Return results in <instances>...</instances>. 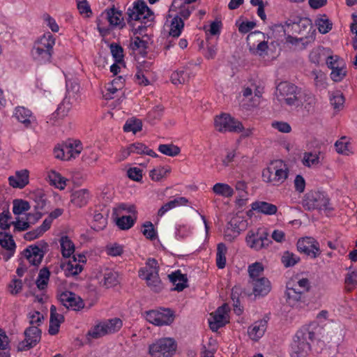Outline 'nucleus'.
I'll return each instance as SVG.
<instances>
[{
	"mask_svg": "<svg viewBox=\"0 0 357 357\" xmlns=\"http://www.w3.org/2000/svg\"><path fill=\"white\" fill-rule=\"evenodd\" d=\"M317 330V324L311 323L296 331L291 343V357H307L309 355Z\"/></svg>",
	"mask_w": 357,
	"mask_h": 357,
	"instance_id": "obj_1",
	"label": "nucleus"
},
{
	"mask_svg": "<svg viewBox=\"0 0 357 357\" xmlns=\"http://www.w3.org/2000/svg\"><path fill=\"white\" fill-rule=\"evenodd\" d=\"M283 29L287 35V41L291 44H297L307 38L312 30L314 32L311 20L300 16L290 17L285 21Z\"/></svg>",
	"mask_w": 357,
	"mask_h": 357,
	"instance_id": "obj_2",
	"label": "nucleus"
},
{
	"mask_svg": "<svg viewBox=\"0 0 357 357\" xmlns=\"http://www.w3.org/2000/svg\"><path fill=\"white\" fill-rule=\"evenodd\" d=\"M275 95L281 105L295 109L303 106V90L292 83L280 82L276 87Z\"/></svg>",
	"mask_w": 357,
	"mask_h": 357,
	"instance_id": "obj_3",
	"label": "nucleus"
},
{
	"mask_svg": "<svg viewBox=\"0 0 357 357\" xmlns=\"http://www.w3.org/2000/svg\"><path fill=\"white\" fill-rule=\"evenodd\" d=\"M55 39L50 33L45 34L34 43L31 50L32 56L40 62L50 61Z\"/></svg>",
	"mask_w": 357,
	"mask_h": 357,
	"instance_id": "obj_4",
	"label": "nucleus"
},
{
	"mask_svg": "<svg viewBox=\"0 0 357 357\" xmlns=\"http://www.w3.org/2000/svg\"><path fill=\"white\" fill-rule=\"evenodd\" d=\"M289 174V169L281 160L272 162L262 172L263 181L278 185L284 182Z\"/></svg>",
	"mask_w": 357,
	"mask_h": 357,
	"instance_id": "obj_5",
	"label": "nucleus"
},
{
	"mask_svg": "<svg viewBox=\"0 0 357 357\" xmlns=\"http://www.w3.org/2000/svg\"><path fill=\"white\" fill-rule=\"evenodd\" d=\"M127 22L133 27L134 21H139L146 24L145 20L151 21L153 19V12L148 7L144 0H137L129 7L126 11Z\"/></svg>",
	"mask_w": 357,
	"mask_h": 357,
	"instance_id": "obj_6",
	"label": "nucleus"
},
{
	"mask_svg": "<svg viewBox=\"0 0 357 357\" xmlns=\"http://www.w3.org/2000/svg\"><path fill=\"white\" fill-rule=\"evenodd\" d=\"M245 240L248 245L256 251L266 249L272 243L266 228H259L256 231H248Z\"/></svg>",
	"mask_w": 357,
	"mask_h": 357,
	"instance_id": "obj_7",
	"label": "nucleus"
},
{
	"mask_svg": "<svg viewBox=\"0 0 357 357\" xmlns=\"http://www.w3.org/2000/svg\"><path fill=\"white\" fill-rule=\"evenodd\" d=\"M176 349V344L174 339L165 337L159 339L151 344L149 353L151 357H172Z\"/></svg>",
	"mask_w": 357,
	"mask_h": 357,
	"instance_id": "obj_8",
	"label": "nucleus"
},
{
	"mask_svg": "<svg viewBox=\"0 0 357 357\" xmlns=\"http://www.w3.org/2000/svg\"><path fill=\"white\" fill-rule=\"evenodd\" d=\"M329 198L324 192L311 191L307 192L303 200V207L312 211L318 210H331L329 207Z\"/></svg>",
	"mask_w": 357,
	"mask_h": 357,
	"instance_id": "obj_9",
	"label": "nucleus"
},
{
	"mask_svg": "<svg viewBox=\"0 0 357 357\" xmlns=\"http://www.w3.org/2000/svg\"><path fill=\"white\" fill-rule=\"evenodd\" d=\"M215 127L220 132H230L238 133L243 130V124L228 114H222L216 116L214 121Z\"/></svg>",
	"mask_w": 357,
	"mask_h": 357,
	"instance_id": "obj_10",
	"label": "nucleus"
},
{
	"mask_svg": "<svg viewBox=\"0 0 357 357\" xmlns=\"http://www.w3.org/2000/svg\"><path fill=\"white\" fill-rule=\"evenodd\" d=\"M42 331L38 326H30L24 331V339L19 342L17 350L27 351L34 347L41 339Z\"/></svg>",
	"mask_w": 357,
	"mask_h": 357,
	"instance_id": "obj_11",
	"label": "nucleus"
},
{
	"mask_svg": "<svg viewBox=\"0 0 357 357\" xmlns=\"http://www.w3.org/2000/svg\"><path fill=\"white\" fill-rule=\"evenodd\" d=\"M297 250L311 259H315L321 254L319 243L312 237L300 238L296 244Z\"/></svg>",
	"mask_w": 357,
	"mask_h": 357,
	"instance_id": "obj_12",
	"label": "nucleus"
},
{
	"mask_svg": "<svg viewBox=\"0 0 357 357\" xmlns=\"http://www.w3.org/2000/svg\"><path fill=\"white\" fill-rule=\"evenodd\" d=\"M48 248V244L44 241H40L37 244L30 245L24 250V255L29 261L33 266H38L44 257Z\"/></svg>",
	"mask_w": 357,
	"mask_h": 357,
	"instance_id": "obj_13",
	"label": "nucleus"
},
{
	"mask_svg": "<svg viewBox=\"0 0 357 357\" xmlns=\"http://www.w3.org/2000/svg\"><path fill=\"white\" fill-rule=\"evenodd\" d=\"M286 301L292 307L301 308L307 304L305 294L301 289L294 288L291 283H287L285 291Z\"/></svg>",
	"mask_w": 357,
	"mask_h": 357,
	"instance_id": "obj_14",
	"label": "nucleus"
},
{
	"mask_svg": "<svg viewBox=\"0 0 357 357\" xmlns=\"http://www.w3.org/2000/svg\"><path fill=\"white\" fill-rule=\"evenodd\" d=\"M229 307L227 304H223L222 306L211 314V317L208 319L209 327L212 331H217L219 328L225 326L229 322L227 317V312Z\"/></svg>",
	"mask_w": 357,
	"mask_h": 357,
	"instance_id": "obj_15",
	"label": "nucleus"
},
{
	"mask_svg": "<svg viewBox=\"0 0 357 357\" xmlns=\"http://www.w3.org/2000/svg\"><path fill=\"white\" fill-rule=\"evenodd\" d=\"M59 300L67 309L79 310L84 307L83 300L72 291H66L62 292L59 296Z\"/></svg>",
	"mask_w": 357,
	"mask_h": 357,
	"instance_id": "obj_16",
	"label": "nucleus"
},
{
	"mask_svg": "<svg viewBox=\"0 0 357 357\" xmlns=\"http://www.w3.org/2000/svg\"><path fill=\"white\" fill-rule=\"evenodd\" d=\"M101 17H105L112 26H119L120 29L126 26V22L123 17V12L117 10L113 6L111 8L106 9L102 14Z\"/></svg>",
	"mask_w": 357,
	"mask_h": 357,
	"instance_id": "obj_17",
	"label": "nucleus"
},
{
	"mask_svg": "<svg viewBox=\"0 0 357 357\" xmlns=\"http://www.w3.org/2000/svg\"><path fill=\"white\" fill-rule=\"evenodd\" d=\"M0 245L7 251L2 253L3 259L7 261L15 253L16 245L13 236L6 232H0Z\"/></svg>",
	"mask_w": 357,
	"mask_h": 357,
	"instance_id": "obj_18",
	"label": "nucleus"
},
{
	"mask_svg": "<svg viewBox=\"0 0 357 357\" xmlns=\"http://www.w3.org/2000/svg\"><path fill=\"white\" fill-rule=\"evenodd\" d=\"M249 283L252 287L253 294L255 296H266L271 290V284L269 280L264 277L253 280H250Z\"/></svg>",
	"mask_w": 357,
	"mask_h": 357,
	"instance_id": "obj_19",
	"label": "nucleus"
},
{
	"mask_svg": "<svg viewBox=\"0 0 357 357\" xmlns=\"http://www.w3.org/2000/svg\"><path fill=\"white\" fill-rule=\"evenodd\" d=\"M169 281L175 287L172 289V291H182L188 287V278L185 274H182L180 270H177L168 275Z\"/></svg>",
	"mask_w": 357,
	"mask_h": 357,
	"instance_id": "obj_20",
	"label": "nucleus"
},
{
	"mask_svg": "<svg viewBox=\"0 0 357 357\" xmlns=\"http://www.w3.org/2000/svg\"><path fill=\"white\" fill-rule=\"evenodd\" d=\"M268 321L265 319L255 321L254 324L248 328V333L250 337L255 341L260 339L267 328Z\"/></svg>",
	"mask_w": 357,
	"mask_h": 357,
	"instance_id": "obj_21",
	"label": "nucleus"
},
{
	"mask_svg": "<svg viewBox=\"0 0 357 357\" xmlns=\"http://www.w3.org/2000/svg\"><path fill=\"white\" fill-rule=\"evenodd\" d=\"M10 185L22 189L29 183V171L26 169L17 172L15 176L8 178Z\"/></svg>",
	"mask_w": 357,
	"mask_h": 357,
	"instance_id": "obj_22",
	"label": "nucleus"
},
{
	"mask_svg": "<svg viewBox=\"0 0 357 357\" xmlns=\"http://www.w3.org/2000/svg\"><path fill=\"white\" fill-rule=\"evenodd\" d=\"M159 266L158 261L154 258H149L146 262V266L141 268L138 271V275L140 278L149 276L153 277L159 275Z\"/></svg>",
	"mask_w": 357,
	"mask_h": 357,
	"instance_id": "obj_23",
	"label": "nucleus"
},
{
	"mask_svg": "<svg viewBox=\"0 0 357 357\" xmlns=\"http://www.w3.org/2000/svg\"><path fill=\"white\" fill-rule=\"evenodd\" d=\"M148 39L149 36L146 34H144L142 38L137 36L130 43V47L133 51L139 50V54L145 57L147 54L146 49L149 47Z\"/></svg>",
	"mask_w": 357,
	"mask_h": 357,
	"instance_id": "obj_24",
	"label": "nucleus"
},
{
	"mask_svg": "<svg viewBox=\"0 0 357 357\" xmlns=\"http://www.w3.org/2000/svg\"><path fill=\"white\" fill-rule=\"evenodd\" d=\"M90 197L87 189H81L72 193L70 202L76 206L82 207L88 203Z\"/></svg>",
	"mask_w": 357,
	"mask_h": 357,
	"instance_id": "obj_25",
	"label": "nucleus"
},
{
	"mask_svg": "<svg viewBox=\"0 0 357 357\" xmlns=\"http://www.w3.org/2000/svg\"><path fill=\"white\" fill-rule=\"evenodd\" d=\"M252 209L265 215H273L278 211V207L266 202H255L252 204Z\"/></svg>",
	"mask_w": 357,
	"mask_h": 357,
	"instance_id": "obj_26",
	"label": "nucleus"
},
{
	"mask_svg": "<svg viewBox=\"0 0 357 357\" xmlns=\"http://www.w3.org/2000/svg\"><path fill=\"white\" fill-rule=\"evenodd\" d=\"M64 145L66 152V160H69L71 158H75L79 155L82 150V143L77 140L67 142Z\"/></svg>",
	"mask_w": 357,
	"mask_h": 357,
	"instance_id": "obj_27",
	"label": "nucleus"
},
{
	"mask_svg": "<svg viewBox=\"0 0 357 357\" xmlns=\"http://www.w3.org/2000/svg\"><path fill=\"white\" fill-rule=\"evenodd\" d=\"M15 117L18 121L23 123L26 128L30 126L31 119L33 118L31 112L24 107H17L15 108Z\"/></svg>",
	"mask_w": 357,
	"mask_h": 357,
	"instance_id": "obj_28",
	"label": "nucleus"
},
{
	"mask_svg": "<svg viewBox=\"0 0 357 357\" xmlns=\"http://www.w3.org/2000/svg\"><path fill=\"white\" fill-rule=\"evenodd\" d=\"M61 250L63 257L69 258L75 252V245L68 236L60 239Z\"/></svg>",
	"mask_w": 357,
	"mask_h": 357,
	"instance_id": "obj_29",
	"label": "nucleus"
},
{
	"mask_svg": "<svg viewBox=\"0 0 357 357\" xmlns=\"http://www.w3.org/2000/svg\"><path fill=\"white\" fill-rule=\"evenodd\" d=\"M190 73L187 68L174 72L171 75V81L174 84H183L190 79Z\"/></svg>",
	"mask_w": 357,
	"mask_h": 357,
	"instance_id": "obj_30",
	"label": "nucleus"
},
{
	"mask_svg": "<svg viewBox=\"0 0 357 357\" xmlns=\"http://www.w3.org/2000/svg\"><path fill=\"white\" fill-rule=\"evenodd\" d=\"M130 151H132V153L146 154L153 158L158 157V155L155 152H154L152 149H149V147L145 144L140 142L131 144L130 145Z\"/></svg>",
	"mask_w": 357,
	"mask_h": 357,
	"instance_id": "obj_31",
	"label": "nucleus"
},
{
	"mask_svg": "<svg viewBox=\"0 0 357 357\" xmlns=\"http://www.w3.org/2000/svg\"><path fill=\"white\" fill-rule=\"evenodd\" d=\"M318 30L321 33L325 34L328 33L333 26L332 22L328 19L326 15H321L315 21Z\"/></svg>",
	"mask_w": 357,
	"mask_h": 357,
	"instance_id": "obj_32",
	"label": "nucleus"
},
{
	"mask_svg": "<svg viewBox=\"0 0 357 357\" xmlns=\"http://www.w3.org/2000/svg\"><path fill=\"white\" fill-rule=\"evenodd\" d=\"M213 191L218 195L225 197H231L234 195L233 188L226 183H217L213 187Z\"/></svg>",
	"mask_w": 357,
	"mask_h": 357,
	"instance_id": "obj_33",
	"label": "nucleus"
},
{
	"mask_svg": "<svg viewBox=\"0 0 357 357\" xmlns=\"http://www.w3.org/2000/svg\"><path fill=\"white\" fill-rule=\"evenodd\" d=\"M142 280H146L147 286L155 293H159L163 289V284L159 275L144 277Z\"/></svg>",
	"mask_w": 357,
	"mask_h": 357,
	"instance_id": "obj_34",
	"label": "nucleus"
},
{
	"mask_svg": "<svg viewBox=\"0 0 357 357\" xmlns=\"http://www.w3.org/2000/svg\"><path fill=\"white\" fill-rule=\"evenodd\" d=\"M50 275V272L47 268L44 267L40 269L38 278L36 281V284L38 289L44 290L47 288Z\"/></svg>",
	"mask_w": 357,
	"mask_h": 357,
	"instance_id": "obj_35",
	"label": "nucleus"
},
{
	"mask_svg": "<svg viewBox=\"0 0 357 357\" xmlns=\"http://www.w3.org/2000/svg\"><path fill=\"white\" fill-rule=\"evenodd\" d=\"M115 218L116 225L123 230H127L131 228L135 222L136 217L132 218L131 215H122L121 217L114 216Z\"/></svg>",
	"mask_w": 357,
	"mask_h": 357,
	"instance_id": "obj_36",
	"label": "nucleus"
},
{
	"mask_svg": "<svg viewBox=\"0 0 357 357\" xmlns=\"http://www.w3.org/2000/svg\"><path fill=\"white\" fill-rule=\"evenodd\" d=\"M227 248L223 243H220L217 246L216 265L218 268H223L226 264V257Z\"/></svg>",
	"mask_w": 357,
	"mask_h": 357,
	"instance_id": "obj_37",
	"label": "nucleus"
},
{
	"mask_svg": "<svg viewBox=\"0 0 357 357\" xmlns=\"http://www.w3.org/2000/svg\"><path fill=\"white\" fill-rule=\"evenodd\" d=\"M159 326L171 324L174 320V314L170 309H163L158 312Z\"/></svg>",
	"mask_w": 357,
	"mask_h": 357,
	"instance_id": "obj_38",
	"label": "nucleus"
},
{
	"mask_svg": "<svg viewBox=\"0 0 357 357\" xmlns=\"http://www.w3.org/2000/svg\"><path fill=\"white\" fill-rule=\"evenodd\" d=\"M142 129V122L137 119H129L123 126L124 132L136 133Z\"/></svg>",
	"mask_w": 357,
	"mask_h": 357,
	"instance_id": "obj_39",
	"label": "nucleus"
},
{
	"mask_svg": "<svg viewBox=\"0 0 357 357\" xmlns=\"http://www.w3.org/2000/svg\"><path fill=\"white\" fill-rule=\"evenodd\" d=\"M158 151L164 155L174 157L178 155L180 152V148L173 144H160L158 146Z\"/></svg>",
	"mask_w": 357,
	"mask_h": 357,
	"instance_id": "obj_40",
	"label": "nucleus"
},
{
	"mask_svg": "<svg viewBox=\"0 0 357 357\" xmlns=\"http://www.w3.org/2000/svg\"><path fill=\"white\" fill-rule=\"evenodd\" d=\"M183 26L184 22L183 20L181 17H175L171 23L169 35L178 38L181 35Z\"/></svg>",
	"mask_w": 357,
	"mask_h": 357,
	"instance_id": "obj_41",
	"label": "nucleus"
},
{
	"mask_svg": "<svg viewBox=\"0 0 357 357\" xmlns=\"http://www.w3.org/2000/svg\"><path fill=\"white\" fill-rule=\"evenodd\" d=\"M13 212L15 215H20L30 209L29 203L23 199H15L13 202Z\"/></svg>",
	"mask_w": 357,
	"mask_h": 357,
	"instance_id": "obj_42",
	"label": "nucleus"
},
{
	"mask_svg": "<svg viewBox=\"0 0 357 357\" xmlns=\"http://www.w3.org/2000/svg\"><path fill=\"white\" fill-rule=\"evenodd\" d=\"M282 263L286 268L294 266L300 261V257L293 252L285 251L281 259Z\"/></svg>",
	"mask_w": 357,
	"mask_h": 357,
	"instance_id": "obj_43",
	"label": "nucleus"
},
{
	"mask_svg": "<svg viewBox=\"0 0 357 357\" xmlns=\"http://www.w3.org/2000/svg\"><path fill=\"white\" fill-rule=\"evenodd\" d=\"M171 171L169 167H158L150 172L149 176L154 181H159L165 177Z\"/></svg>",
	"mask_w": 357,
	"mask_h": 357,
	"instance_id": "obj_44",
	"label": "nucleus"
},
{
	"mask_svg": "<svg viewBox=\"0 0 357 357\" xmlns=\"http://www.w3.org/2000/svg\"><path fill=\"white\" fill-rule=\"evenodd\" d=\"M117 278V273L108 271L104 273L103 280L101 282H103V286L106 288H109L118 283Z\"/></svg>",
	"mask_w": 357,
	"mask_h": 357,
	"instance_id": "obj_45",
	"label": "nucleus"
},
{
	"mask_svg": "<svg viewBox=\"0 0 357 357\" xmlns=\"http://www.w3.org/2000/svg\"><path fill=\"white\" fill-rule=\"evenodd\" d=\"M73 260H69L68 262L63 266L66 272V276L77 275L83 270L82 266L79 264H74Z\"/></svg>",
	"mask_w": 357,
	"mask_h": 357,
	"instance_id": "obj_46",
	"label": "nucleus"
},
{
	"mask_svg": "<svg viewBox=\"0 0 357 357\" xmlns=\"http://www.w3.org/2000/svg\"><path fill=\"white\" fill-rule=\"evenodd\" d=\"M107 331L113 333L118 331L122 327V321L119 318H114L103 322Z\"/></svg>",
	"mask_w": 357,
	"mask_h": 357,
	"instance_id": "obj_47",
	"label": "nucleus"
},
{
	"mask_svg": "<svg viewBox=\"0 0 357 357\" xmlns=\"http://www.w3.org/2000/svg\"><path fill=\"white\" fill-rule=\"evenodd\" d=\"M50 180L51 183L54 185L56 188L63 190L66 187V179L61 176V175L56 172H52V173L49 175Z\"/></svg>",
	"mask_w": 357,
	"mask_h": 357,
	"instance_id": "obj_48",
	"label": "nucleus"
},
{
	"mask_svg": "<svg viewBox=\"0 0 357 357\" xmlns=\"http://www.w3.org/2000/svg\"><path fill=\"white\" fill-rule=\"evenodd\" d=\"M264 271V266L260 262H255L248 267V273L250 280L260 278L261 273Z\"/></svg>",
	"mask_w": 357,
	"mask_h": 357,
	"instance_id": "obj_49",
	"label": "nucleus"
},
{
	"mask_svg": "<svg viewBox=\"0 0 357 357\" xmlns=\"http://www.w3.org/2000/svg\"><path fill=\"white\" fill-rule=\"evenodd\" d=\"M108 334L107 329L105 327L103 323H100L96 326H94L91 330H90L87 335L90 336L94 339L100 338L105 335Z\"/></svg>",
	"mask_w": 357,
	"mask_h": 357,
	"instance_id": "obj_50",
	"label": "nucleus"
},
{
	"mask_svg": "<svg viewBox=\"0 0 357 357\" xmlns=\"http://www.w3.org/2000/svg\"><path fill=\"white\" fill-rule=\"evenodd\" d=\"M315 96L309 92L303 91V105L305 104V108L310 111L316 105Z\"/></svg>",
	"mask_w": 357,
	"mask_h": 357,
	"instance_id": "obj_51",
	"label": "nucleus"
},
{
	"mask_svg": "<svg viewBox=\"0 0 357 357\" xmlns=\"http://www.w3.org/2000/svg\"><path fill=\"white\" fill-rule=\"evenodd\" d=\"M112 54L116 63H121L123 61V49L116 43H112L109 46Z\"/></svg>",
	"mask_w": 357,
	"mask_h": 357,
	"instance_id": "obj_52",
	"label": "nucleus"
},
{
	"mask_svg": "<svg viewBox=\"0 0 357 357\" xmlns=\"http://www.w3.org/2000/svg\"><path fill=\"white\" fill-rule=\"evenodd\" d=\"M312 75H314V82L315 86L320 89H325L327 85L326 82V75L321 70H313Z\"/></svg>",
	"mask_w": 357,
	"mask_h": 357,
	"instance_id": "obj_53",
	"label": "nucleus"
},
{
	"mask_svg": "<svg viewBox=\"0 0 357 357\" xmlns=\"http://www.w3.org/2000/svg\"><path fill=\"white\" fill-rule=\"evenodd\" d=\"M11 218L12 217L8 210L1 212L0 213V229L2 230L8 229L10 225H13V221H10Z\"/></svg>",
	"mask_w": 357,
	"mask_h": 357,
	"instance_id": "obj_54",
	"label": "nucleus"
},
{
	"mask_svg": "<svg viewBox=\"0 0 357 357\" xmlns=\"http://www.w3.org/2000/svg\"><path fill=\"white\" fill-rule=\"evenodd\" d=\"M330 102L334 109H339L344 102V98L340 91H336L331 95Z\"/></svg>",
	"mask_w": 357,
	"mask_h": 357,
	"instance_id": "obj_55",
	"label": "nucleus"
},
{
	"mask_svg": "<svg viewBox=\"0 0 357 357\" xmlns=\"http://www.w3.org/2000/svg\"><path fill=\"white\" fill-rule=\"evenodd\" d=\"M127 211L129 213L135 214L136 210L134 205L128 206L126 204H120L117 207L114 208L112 215L119 216L123 211Z\"/></svg>",
	"mask_w": 357,
	"mask_h": 357,
	"instance_id": "obj_56",
	"label": "nucleus"
},
{
	"mask_svg": "<svg viewBox=\"0 0 357 357\" xmlns=\"http://www.w3.org/2000/svg\"><path fill=\"white\" fill-rule=\"evenodd\" d=\"M319 163V157L316 153H305L303 157V164L307 167L317 165Z\"/></svg>",
	"mask_w": 357,
	"mask_h": 357,
	"instance_id": "obj_57",
	"label": "nucleus"
},
{
	"mask_svg": "<svg viewBox=\"0 0 357 357\" xmlns=\"http://www.w3.org/2000/svg\"><path fill=\"white\" fill-rule=\"evenodd\" d=\"M143 227H144V229L142 231V234L146 238L153 240L156 238V231L151 222H146L144 223Z\"/></svg>",
	"mask_w": 357,
	"mask_h": 357,
	"instance_id": "obj_58",
	"label": "nucleus"
},
{
	"mask_svg": "<svg viewBox=\"0 0 357 357\" xmlns=\"http://www.w3.org/2000/svg\"><path fill=\"white\" fill-rule=\"evenodd\" d=\"M77 6L81 15L89 17L92 14L91 7L86 0H77Z\"/></svg>",
	"mask_w": 357,
	"mask_h": 357,
	"instance_id": "obj_59",
	"label": "nucleus"
},
{
	"mask_svg": "<svg viewBox=\"0 0 357 357\" xmlns=\"http://www.w3.org/2000/svg\"><path fill=\"white\" fill-rule=\"evenodd\" d=\"M34 201L36 202L35 208L36 210H43L47 204V199L42 191H38L34 195Z\"/></svg>",
	"mask_w": 357,
	"mask_h": 357,
	"instance_id": "obj_60",
	"label": "nucleus"
},
{
	"mask_svg": "<svg viewBox=\"0 0 357 357\" xmlns=\"http://www.w3.org/2000/svg\"><path fill=\"white\" fill-rule=\"evenodd\" d=\"M346 76V71L340 65L332 70L331 73V79L335 82H340Z\"/></svg>",
	"mask_w": 357,
	"mask_h": 357,
	"instance_id": "obj_61",
	"label": "nucleus"
},
{
	"mask_svg": "<svg viewBox=\"0 0 357 357\" xmlns=\"http://www.w3.org/2000/svg\"><path fill=\"white\" fill-rule=\"evenodd\" d=\"M28 318L29 319V324L31 326H40L43 319V315L39 311H35L33 313H29L28 314Z\"/></svg>",
	"mask_w": 357,
	"mask_h": 357,
	"instance_id": "obj_62",
	"label": "nucleus"
},
{
	"mask_svg": "<svg viewBox=\"0 0 357 357\" xmlns=\"http://www.w3.org/2000/svg\"><path fill=\"white\" fill-rule=\"evenodd\" d=\"M13 225L14 226V231H22L27 230L31 225L26 219V221H21L20 218H17L15 222H12Z\"/></svg>",
	"mask_w": 357,
	"mask_h": 357,
	"instance_id": "obj_63",
	"label": "nucleus"
},
{
	"mask_svg": "<svg viewBox=\"0 0 357 357\" xmlns=\"http://www.w3.org/2000/svg\"><path fill=\"white\" fill-rule=\"evenodd\" d=\"M128 176L135 181H139L142 178V171L137 167H131L128 170Z\"/></svg>",
	"mask_w": 357,
	"mask_h": 357,
	"instance_id": "obj_64",
	"label": "nucleus"
}]
</instances>
